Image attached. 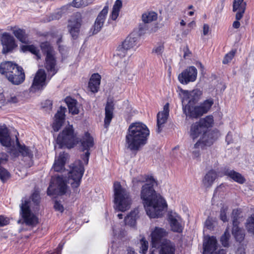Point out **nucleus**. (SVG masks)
I'll return each instance as SVG.
<instances>
[{
    "label": "nucleus",
    "mask_w": 254,
    "mask_h": 254,
    "mask_svg": "<svg viewBox=\"0 0 254 254\" xmlns=\"http://www.w3.org/2000/svg\"><path fill=\"white\" fill-rule=\"evenodd\" d=\"M79 142H80V150L82 152L90 151V148L94 145V138L88 131L85 132Z\"/></svg>",
    "instance_id": "20"
},
{
    "label": "nucleus",
    "mask_w": 254,
    "mask_h": 254,
    "mask_svg": "<svg viewBox=\"0 0 254 254\" xmlns=\"http://www.w3.org/2000/svg\"><path fill=\"white\" fill-rule=\"evenodd\" d=\"M1 42L3 45L2 52L4 54L11 52L17 46L14 38L7 33L3 34Z\"/></svg>",
    "instance_id": "18"
},
{
    "label": "nucleus",
    "mask_w": 254,
    "mask_h": 254,
    "mask_svg": "<svg viewBox=\"0 0 254 254\" xmlns=\"http://www.w3.org/2000/svg\"><path fill=\"white\" fill-rule=\"evenodd\" d=\"M235 54V52L234 51H231L228 53H227L225 56L224 57V58L223 60V64H227L229 63H230L232 60L233 59L234 56Z\"/></svg>",
    "instance_id": "47"
},
{
    "label": "nucleus",
    "mask_w": 254,
    "mask_h": 254,
    "mask_svg": "<svg viewBox=\"0 0 254 254\" xmlns=\"http://www.w3.org/2000/svg\"><path fill=\"white\" fill-rule=\"evenodd\" d=\"M140 253L142 254H146L148 249V242L144 237H143L140 240Z\"/></svg>",
    "instance_id": "44"
},
{
    "label": "nucleus",
    "mask_w": 254,
    "mask_h": 254,
    "mask_svg": "<svg viewBox=\"0 0 254 254\" xmlns=\"http://www.w3.org/2000/svg\"><path fill=\"white\" fill-rule=\"evenodd\" d=\"M224 173L225 175L230 177L234 181L240 184L244 183L245 181L244 178L240 173L234 170H227Z\"/></svg>",
    "instance_id": "33"
},
{
    "label": "nucleus",
    "mask_w": 254,
    "mask_h": 254,
    "mask_svg": "<svg viewBox=\"0 0 254 254\" xmlns=\"http://www.w3.org/2000/svg\"><path fill=\"white\" fill-rule=\"evenodd\" d=\"M245 226L247 231L254 235V213L248 218Z\"/></svg>",
    "instance_id": "39"
},
{
    "label": "nucleus",
    "mask_w": 254,
    "mask_h": 254,
    "mask_svg": "<svg viewBox=\"0 0 254 254\" xmlns=\"http://www.w3.org/2000/svg\"><path fill=\"white\" fill-rule=\"evenodd\" d=\"M13 34L15 37L21 43H27L28 42V35L25 29L16 28L13 30Z\"/></svg>",
    "instance_id": "32"
},
{
    "label": "nucleus",
    "mask_w": 254,
    "mask_h": 254,
    "mask_svg": "<svg viewBox=\"0 0 254 254\" xmlns=\"http://www.w3.org/2000/svg\"><path fill=\"white\" fill-rule=\"evenodd\" d=\"M57 190L58 195H63L65 194L67 191V186L65 180L63 177L58 176L57 178Z\"/></svg>",
    "instance_id": "31"
},
{
    "label": "nucleus",
    "mask_w": 254,
    "mask_h": 254,
    "mask_svg": "<svg viewBox=\"0 0 254 254\" xmlns=\"http://www.w3.org/2000/svg\"><path fill=\"white\" fill-rule=\"evenodd\" d=\"M236 254H246L245 247L242 245L239 246L237 250Z\"/></svg>",
    "instance_id": "59"
},
{
    "label": "nucleus",
    "mask_w": 254,
    "mask_h": 254,
    "mask_svg": "<svg viewBox=\"0 0 254 254\" xmlns=\"http://www.w3.org/2000/svg\"><path fill=\"white\" fill-rule=\"evenodd\" d=\"M64 101L68 107L69 113L73 115H77L79 113V110L77 106V101L76 99L70 96H67Z\"/></svg>",
    "instance_id": "26"
},
{
    "label": "nucleus",
    "mask_w": 254,
    "mask_h": 254,
    "mask_svg": "<svg viewBox=\"0 0 254 254\" xmlns=\"http://www.w3.org/2000/svg\"><path fill=\"white\" fill-rule=\"evenodd\" d=\"M65 111L66 108L65 107H61L60 110H58L55 114L54 122L52 125L54 131H58L63 126L65 121Z\"/></svg>",
    "instance_id": "19"
},
{
    "label": "nucleus",
    "mask_w": 254,
    "mask_h": 254,
    "mask_svg": "<svg viewBox=\"0 0 254 254\" xmlns=\"http://www.w3.org/2000/svg\"><path fill=\"white\" fill-rule=\"evenodd\" d=\"M238 212V210L235 209L233 210L232 212L233 225L232 234L237 241L241 242L245 238V233L243 229L238 226V222L237 216H236Z\"/></svg>",
    "instance_id": "15"
},
{
    "label": "nucleus",
    "mask_w": 254,
    "mask_h": 254,
    "mask_svg": "<svg viewBox=\"0 0 254 254\" xmlns=\"http://www.w3.org/2000/svg\"><path fill=\"white\" fill-rule=\"evenodd\" d=\"M122 5L123 4L121 0H116L115 1L110 16L113 20H116L117 19Z\"/></svg>",
    "instance_id": "35"
},
{
    "label": "nucleus",
    "mask_w": 254,
    "mask_h": 254,
    "mask_svg": "<svg viewBox=\"0 0 254 254\" xmlns=\"http://www.w3.org/2000/svg\"><path fill=\"white\" fill-rule=\"evenodd\" d=\"M195 65L197 67L198 69L200 70L202 73L204 71V66L202 65L201 63H200V62H196L195 63Z\"/></svg>",
    "instance_id": "63"
},
{
    "label": "nucleus",
    "mask_w": 254,
    "mask_h": 254,
    "mask_svg": "<svg viewBox=\"0 0 254 254\" xmlns=\"http://www.w3.org/2000/svg\"><path fill=\"white\" fill-rule=\"evenodd\" d=\"M72 5L75 7L79 8L88 5L85 0H73Z\"/></svg>",
    "instance_id": "46"
},
{
    "label": "nucleus",
    "mask_w": 254,
    "mask_h": 254,
    "mask_svg": "<svg viewBox=\"0 0 254 254\" xmlns=\"http://www.w3.org/2000/svg\"><path fill=\"white\" fill-rule=\"evenodd\" d=\"M40 195L38 191H35L30 195L29 198H25V199H29L30 200L31 206L32 205V202H33L35 206H39L40 203Z\"/></svg>",
    "instance_id": "41"
},
{
    "label": "nucleus",
    "mask_w": 254,
    "mask_h": 254,
    "mask_svg": "<svg viewBox=\"0 0 254 254\" xmlns=\"http://www.w3.org/2000/svg\"><path fill=\"white\" fill-rule=\"evenodd\" d=\"M114 104L113 101H108L105 108L104 127L108 128L114 117Z\"/></svg>",
    "instance_id": "22"
},
{
    "label": "nucleus",
    "mask_w": 254,
    "mask_h": 254,
    "mask_svg": "<svg viewBox=\"0 0 254 254\" xmlns=\"http://www.w3.org/2000/svg\"><path fill=\"white\" fill-rule=\"evenodd\" d=\"M0 73L4 75L13 85L22 83L25 79L23 68L11 62H5L0 64Z\"/></svg>",
    "instance_id": "3"
},
{
    "label": "nucleus",
    "mask_w": 254,
    "mask_h": 254,
    "mask_svg": "<svg viewBox=\"0 0 254 254\" xmlns=\"http://www.w3.org/2000/svg\"><path fill=\"white\" fill-rule=\"evenodd\" d=\"M147 30V27L146 25V23L140 24L138 27V32L139 35H141L144 33V32Z\"/></svg>",
    "instance_id": "57"
},
{
    "label": "nucleus",
    "mask_w": 254,
    "mask_h": 254,
    "mask_svg": "<svg viewBox=\"0 0 254 254\" xmlns=\"http://www.w3.org/2000/svg\"><path fill=\"white\" fill-rule=\"evenodd\" d=\"M201 134L202 137L194 144V148L204 149L206 146V117L200 119L190 127V136L193 139L198 137Z\"/></svg>",
    "instance_id": "5"
},
{
    "label": "nucleus",
    "mask_w": 254,
    "mask_h": 254,
    "mask_svg": "<svg viewBox=\"0 0 254 254\" xmlns=\"http://www.w3.org/2000/svg\"><path fill=\"white\" fill-rule=\"evenodd\" d=\"M11 138L7 127H0V143L5 147H9L11 145Z\"/></svg>",
    "instance_id": "27"
},
{
    "label": "nucleus",
    "mask_w": 254,
    "mask_h": 254,
    "mask_svg": "<svg viewBox=\"0 0 254 254\" xmlns=\"http://www.w3.org/2000/svg\"><path fill=\"white\" fill-rule=\"evenodd\" d=\"M7 102L10 103H16L18 102V100L16 96H13L8 99Z\"/></svg>",
    "instance_id": "61"
},
{
    "label": "nucleus",
    "mask_w": 254,
    "mask_h": 254,
    "mask_svg": "<svg viewBox=\"0 0 254 254\" xmlns=\"http://www.w3.org/2000/svg\"><path fill=\"white\" fill-rule=\"evenodd\" d=\"M200 95H198L196 92H193L192 94H190V97H189V100L187 104L185 106H194L197 105L196 104L200 99Z\"/></svg>",
    "instance_id": "40"
},
{
    "label": "nucleus",
    "mask_w": 254,
    "mask_h": 254,
    "mask_svg": "<svg viewBox=\"0 0 254 254\" xmlns=\"http://www.w3.org/2000/svg\"><path fill=\"white\" fill-rule=\"evenodd\" d=\"M213 117L212 116H207V129L213 124Z\"/></svg>",
    "instance_id": "60"
},
{
    "label": "nucleus",
    "mask_w": 254,
    "mask_h": 254,
    "mask_svg": "<svg viewBox=\"0 0 254 254\" xmlns=\"http://www.w3.org/2000/svg\"><path fill=\"white\" fill-rule=\"evenodd\" d=\"M17 145L19 153H20L23 157H28L30 159L33 158V152L29 147L26 146L25 144L21 145L18 141L17 142Z\"/></svg>",
    "instance_id": "34"
},
{
    "label": "nucleus",
    "mask_w": 254,
    "mask_h": 254,
    "mask_svg": "<svg viewBox=\"0 0 254 254\" xmlns=\"http://www.w3.org/2000/svg\"><path fill=\"white\" fill-rule=\"evenodd\" d=\"M10 153L14 157H18L19 156V151L15 149H11Z\"/></svg>",
    "instance_id": "64"
},
{
    "label": "nucleus",
    "mask_w": 254,
    "mask_h": 254,
    "mask_svg": "<svg viewBox=\"0 0 254 254\" xmlns=\"http://www.w3.org/2000/svg\"><path fill=\"white\" fill-rule=\"evenodd\" d=\"M40 46L43 54L46 55L45 67L47 70L52 72L53 75H55L58 69L56 68L57 61L53 46L47 41L42 42Z\"/></svg>",
    "instance_id": "8"
},
{
    "label": "nucleus",
    "mask_w": 254,
    "mask_h": 254,
    "mask_svg": "<svg viewBox=\"0 0 254 254\" xmlns=\"http://www.w3.org/2000/svg\"><path fill=\"white\" fill-rule=\"evenodd\" d=\"M158 249L159 254H175V246L169 240H164Z\"/></svg>",
    "instance_id": "24"
},
{
    "label": "nucleus",
    "mask_w": 254,
    "mask_h": 254,
    "mask_svg": "<svg viewBox=\"0 0 254 254\" xmlns=\"http://www.w3.org/2000/svg\"><path fill=\"white\" fill-rule=\"evenodd\" d=\"M217 176L216 172L214 170H211L207 173V184L212 183Z\"/></svg>",
    "instance_id": "48"
},
{
    "label": "nucleus",
    "mask_w": 254,
    "mask_h": 254,
    "mask_svg": "<svg viewBox=\"0 0 254 254\" xmlns=\"http://www.w3.org/2000/svg\"><path fill=\"white\" fill-rule=\"evenodd\" d=\"M145 182L146 183L141 188L140 197L146 208V213L150 218L160 217L167 204L163 197L154 190V186L157 185L155 179L151 175H140L133 178L132 180L134 186Z\"/></svg>",
    "instance_id": "1"
},
{
    "label": "nucleus",
    "mask_w": 254,
    "mask_h": 254,
    "mask_svg": "<svg viewBox=\"0 0 254 254\" xmlns=\"http://www.w3.org/2000/svg\"><path fill=\"white\" fill-rule=\"evenodd\" d=\"M54 208L56 211H58L61 213L64 211V207L59 201L55 200L54 204Z\"/></svg>",
    "instance_id": "51"
},
{
    "label": "nucleus",
    "mask_w": 254,
    "mask_h": 254,
    "mask_svg": "<svg viewBox=\"0 0 254 254\" xmlns=\"http://www.w3.org/2000/svg\"><path fill=\"white\" fill-rule=\"evenodd\" d=\"M113 188L114 202L116 208L122 212L128 210L131 204L129 193L123 188L120 182L118 181L114 182Z\"/></svg>",
    "instance_id": "4"
},
{
    "label": "nucleus",
    "mask_w": 254,
    "mask_h": 254,
    "mask_svg": "<svg viewBox=\"0 0 254 254\" xmlns=\"http://www.w3.org/2000/svg\"><path fill=\"white\" fill-rule=\"evenodd\" d=\"M108 12V5H105L103 9L98 14L94 22L91 30H93L92 34L98 33L102 29L106 18Z\"/></svg>",
    "instance_id": "16"
},
{
    "label": "nucleus",
    "mask_w": 254,
    "mask_h": 254,
    "mask_svg": "<svg viewBox=\"0 0 254 254\" xmlns=\"http://www.w3.org/2000/svg\"><path fill=\"white\" fill-rule=\"evenodd\" d=\"M47 74L43 69H39L33 79L32 84L29 88L31 92L35 93L44 90L47 85Z\"/></svg>",
    "instance_id": "12"
},
{
    "label": "nucleus",
    "mask_w": 254,
    "mask_h": 254,
    "mask_svg": "<svg viewBox=\"0 0 254 254\" xmlns=\"http://www.w3.org/2000/svg\"><path fill=\"white\" fill-rule=\"evenodd\" d=\"M47 193L49 196L58 195L57 188H55L54 186L50 184L48 188Z\"/></svg>",
    "instance_id": "49"
},
{
    "label": "nucleus",
    "mask_w": 254,
    "mask_h": 254,
    "mask_svg": "<svg viewBox=\"0 0 254 254\" xmlns=\"http://www.w3.org/2000/svg\"><path fill=\"white\" fill-rule=\"evenodd\" d=\"M82 21V16L79 12L74 13L68 20L67 28L72 38L74 40H76L78 37Z\"/></svg>",
    "instance_id": "11"
},
{
    "label": "nucleus",
    "mask_w": 254,
    "mask_h": 254,
    "mask_svg": "<svg viewBox=\"0 0 254 254\" xmlns=\"http://www.w3.org/2000/svg\"><path fill=\"white\" fill-rule=\"evenodd\" d=\"M217 242L215 237L207 236V254H226L223 249L217 250Z\"/></svg>",
    "instance_id": "21"
},
{
    "label": "nucleus",
    "mask_w": 254,
    "mask_h": 254,
    "mask_svg": "<svg viewBox=\"0 0 254 254\" xmlns=\"http://www.w3.org/2000/svg\"><path fill=\"white\" fill-rule=\"evenodd\" d=\"M219 132L215 128L213 129H207V146L210 145L218 138Z\"/></svg>",
    "instance_id": "36"
},
{
    "label": "nucleus",
    "mask_w": 254,
    "mask_h": 254,
    "mask_svg": "<svg viewBox=\"0 0 254 254\" xmlns=\"http://www.w3.org/2000/svg\"><path fill=\"white\" fill-rule=\"evenodd\" d=\"M164 46L163 45H160L158 47L154 48L153 49L152 52L155 53L158 55H161L164 51Z\"/></svg>",
    "instance_id": "55"
},
{
    "label": "nucleus",
    "mask_w": 254,
    "mask_h": 254,
    "mask_svg": "<svg viewBox=\"0 0 254 254\" xmlns=\"http://www.w3.org/2000/svg\"><path fill=\"white\" fill-rule=\"evenodd\" d=\"M168 232L164 228L155 227L151 233V244L152 248L158 249L164 240H168Z\"/></svg>",
    "instance_id": "14"
},
{
    "label": "nucleus",
    "mask_w": 254,
    "mask_h": 254,
    "mask_svg": "<svg viewBox=\"0 0 254 254\" xmlns=\"http://www.w3.org/2000/svg\"><path fill=\"white\" fill-rule=\"evenodd\" d=\"M206 228V220L204 222V236H203V253L202 254H206V236L205 235L204 231L205 229Z\"/></svg>",
    "instance_id": "52"
},
{
    "label": "nucleus",
    "mask_w": 254,
    "mask_h": 254,
    "mask_svg": "<svg viewBox=\"0 0 254 254\" xmlns=\"http://www.w3.org/2000/svg\"><path fill=\"white\" fill-rule=\"evenodd\" d=\"M138 213L137 210L131 211L124 219L125 224L130 226H135L136 223V219L138 217Z\"/></svg>",
    "instance_id": "29"
},
{
    "label": "nucleus",
    "mask_w": 254,
    "mask_h": 254,
    "mask_svg": "<svg viewBox=\"0 0 254 254\" xmlns=\"http://www.w3.org/2000/svg\"><path fill=\"white\" fill-rule=\"evenodd\" d=\"M10 223L9 219L4 215H0V227L8 225Z\"/></svg>",
    "instance_id": "50"
},
{
    "label": "nucleus",
    "mask_w": 254,
    "mask_h": 254,
    "mask_svg": "<svg viewBox=\"0 0 254 254\" xmlns=\"http://www.w3.org/2000/svg\"><path fill=\"white\" fill-rule=\"evenodd\" d=\"M157 19V14L154 11L145 12L142 15V19L144 23H148Z\"/></svg>",
    "instance_id": "38"
},
{
    "label": "nucleus",
    "mask_w": 254,
    "mask_h": 254,
    "mask_svg": "<svg viewBox=\"0 0 254 254\" xmlns=\"http://www.w3.org/2000/svg\"><path fill=\"white\" fill-rule=\"evenodd\" d=\"M150 130L147 126L141 122L131 123L126 135L127 148L131 151H138L147 142Z\"/></svg>",
    "instance_id": "2"
},
{
    "label": "nucleus",
    "mask_w": 254,
    "mask_h": 254,
    "mask_svg": "<svg viewBox=\"0 0 254 254\" xmlns=\"http://www.w3.org/2000/svg\"><path fill=\"white\" fill-rule=\"evenodd\" d=\"M101 76L95 73L91 75L88 82V88L91 92L95 93L98 92L101 82Z\"/></svg>",
    "instance_id": "23"
},
{
    "label": "nucleus",
    "mask_w": 254,
    "mask_h": 254,
    "mask_svg": "<svg viewBox=\"0 0 254 254\" xmlns=\"http://www.w3.org/2000/svg\"><path fill=\"white\" fill-rule=\"evenodd\" d=\"M20 48L23 52H29L36 56L38 58H40L39 50L34 45H22Z\"/></svg>",
    "instance_id": "37"
},
{
    "label": "nucleus",
    "mask_w": 254,
    "mask_h": 254,
    "mask_svg": "<svg viewBox=\"0 0 254 254\" xmlns=\"http://www.w3.org/2000/svg\"><path fill=\"white\" fill-rule=\"evenodd\" d=\"M230 234L228 230L227 229L224 234L221 236L220 241L222 245L225 247L229 246V241L230 238Z\"/></svg>",
    "instance_id": "43"
},
{
    "label": "nucleus",
    "mask_w": 254,
    "mask_h": 254,
    "mask_svg": "<svg viewBox=\"0 0 254 254\" xmlns=\"http://www.w3.org/2000/svg\"><path fill=\"white\" fill-rule=\"evenodd\" d=\"M246 9V6L245 5H240L236 10H233L234 11H238L236 14V18L237 20H240L243 16V13L245 12Z\"/></svg>",
    "instance_id": "45"
},
{
    "label": "nucleus",
    "mask_w": 254,
    "mask_h": 254,
    "mask_svg": "<svg viewBox=\"0 0 254 254\" xmlns=\"http://www.w3.org/2000/svg\"><path fill=\"white\" fill-rule=\"evenodd\" d=\"M66 161V154L63 152L60 153L57 159H56L53 165L55 171L60 172L64 170V166Z\"/></svg>",
    "instance_id": "25"
},
{
    "label": "nucleus",
    "mask_w": 254,
    "mask_h": 254,
    "mask_svg": "<svg viewBox=\"0 0 254 254\" xmlns=\"http://www.w3.org/2000/svg\"><path fill=\"white\" fill-rule=\"evenodd\" d=\"M90 155V152L89 151H86L85 153L82 154L81 155V159L84 161V163L87 165L88 163L89 158Z\"/></svg>",
    "instance_id": "54"
},
{
    "label": "nucleus",
    "mask_w": 254,
    "mask_h": 254,
    "mask_svg": "<svg viewBox=\"0 0 254 254\" xmlns=\"http://www.w3.org/2000/svg\"><path fill=\"white\" fill-rule=\"evenodd\" d=\"M137 41L138 37L134 36V34L131 33L122 43L129 50L137 45Z\"/></svg>",
    "instance_id": "30"
},
{
    "label": "nucleus",
    "mask_w": 254,
    "mask_h": 254,
    "mask_svg": "<svg viewBox=\"0 0 254 254\" xmlns=\"http://www.w3.org/2000/svg\"><path fill=\"white\" fill-rule=\"evenodd\" d=\"M53 103L50 100H46L44 102V105L43 106V108H47L48 109L51 110L52 109Z\"/></svg>",
    "instance_id": "58"
},
{
    "label": "nucleus",
    "mask_w": 254,
    "mask_h": 254,
    "mask_svg": "<svg viewBox=\"0 0 254 254\" xmlns=\"http://www.w3.org/2000/svg\"><path fill=\"white\" fill-rule=\"evenodd\" d=\"M214 104V100L212 98L207 99V112L210 110V108Z\"/></svg>",
    "instance_id": "62"
},
{
    "label": "nucleus",
    "mask_w": 254,
    "mask_h": 254,
    "mask_svg": "<svg viewBox=\"0 0 254 254\" xmlns=\"http://www.w3.org/2000/svg\"><path fill=\"white\" fill-rule=\"evenodd\" d=\"M169 220L171 229L173 232L178 233L183 232L184 226L175 217L170 215Z\"/></svg>",
    "instance_id": "28"
},
{
    "label": "nucleus",
    "mask_w": 254,
    "mask_h": 254,
    "mask_svg": "<svg viewBox=\"0 0 254 254\" xmlns=\"http://www.w3.org/2000/svg\"><path fill=\"white\" fill-rule=\"evenodd\" d=\"M169 115V104L166 103L163 108V111L159 112L157 115V126L156 131L160 133L167 122Z\"/></svg>",
    "instance_id": "17"
},
{
    "label": "nucleus",
    "mask_w": 254,
    "mask_h": 254,
    "mask_svg": "<svg viewBox=\"0 0 254 254\" xmlns=\"http://www.w3.org/2000/svg\"><path fill=\"white\" fill-rule=\"evenodd\" d=\"M84 173V166L82 161L79 160L73 164L68 177L69 183L74 192H79L78 188L80 185Z\"/></svg>",
    "instance_id": "9"
},
{
    "label": "nucleus",
    "mask_w": 254,
    "mask_h": 254,
    "mask_svg": "<svg viewBox=\"0 0 254 254\" xmlns=\"http://www.w3.org/2000/svg\"><path fill=\"white\" fill-rule=\"evenodd\" d=\"M243 1L244 0H234L233 5V10H236L240 5L246 6V3Z\"/></svg>",
    "instance_id": "56"
},
{
    "label": "nucleus",
    "mask_w": 254,
    "mask_h": 254,
    "mask_svg": "<svg viewBox=\"0 0 254 254\" xmlns=\"http://www.w3.org/2000/svg\"><path fill=\"white\" fill-rule=\"evenodd\" d=\"M56 142L60 148L71 149L78 143L79 139L72 125H68L64 128L57 136Z\"/></svg>",
    "instance_id": "6"
},
{
    "label": "nucleus",
    "mask_w": 254,
    "mask_h": 254,
    "mask_svg": "<svg viewBox=\"0 0 254 254\" xmlns=\"http://www.w3.org/2000/svg\"><path fill=\"white\" fill-rule=\"evenodd\" d=\"M227 208L226 207H223L221 209L220 211V218L223 222L227 221V218L226 216V211Z\"/></svg>",
    "instance_id": "53"
},
{
    "label": "nucleus",
    "mask_w": 254,
    "mask_h": 254,
    "mask_svg": "<svg viewBox=\"0 0 254 254\" xmlns=\"http://www.w3.org/2000/svg\"><path fill=\"white\" fill-rule=\"evenodd\" d=\"M197 71L194 66H190L180 73L178 76L179 81L183 85H187L196 80Z\"/></svg>",
    "instance_id": "13"
},
{
    "label": "nucleus",
    "mask_w": 254,
    "mask_h": 254,
    "mask_svg": "<svg viewBox=\"0 0 254 254\" xmlns=\"http://www.w3.org/2000/svg\"><path fill=\"white\" fill-rule=\"evenodd\" d=\"M128 49L124 46L123 44L119 45L117 49V56L120 58H123L127 55Z\"/></svg>",
    "instance_id": "42"
},
{
    "label": "nucleus",
    "mask_w": 254,
    "mask_h": 254,
    "mask_svg": "<svg viewBox=\"0 0 254 254\" xmlns=\"http://www.w3.org/2000/svg\"><path fill=\"white\" fill-rule=\"evenodd\" d=\"M30 200L22 199L20 204V215L24 223L28 226L35 227L39 223V218L31 209Z\"/></svg>",
    "instance_id": "7"
},
{
    "label": "nucleus",
    "mask_w": 254,
    "mask_h": 254,
    "mask_svg": "<svg viewBox=\"0 0 254 254\" xmlns=\"http://www.w3.org/2000/svg\"><path fill=\"white\" fill-rule=\"evenodd\" d=\"M183 111L186 119H197L206 113V100L199 105L184 106L183 105Z\"/></svg>",
    "instance_id": "10"
}]
</instances>
